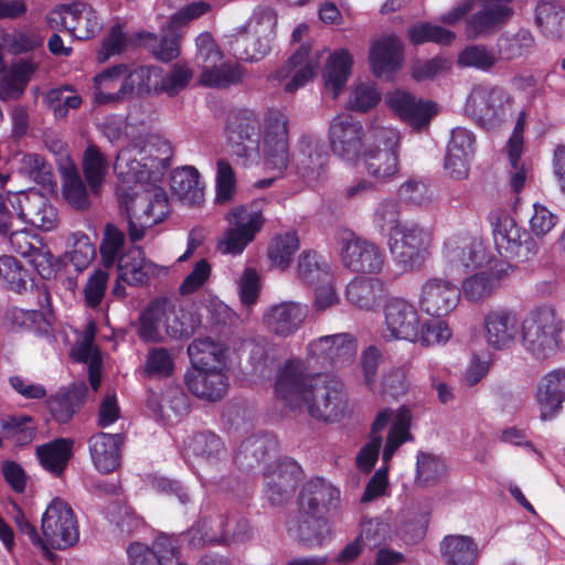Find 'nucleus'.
Segmentation results:
<instances>
[{
    "instance_id": "1",
    "label": "nucleus",
    "mask_w": 565,
    "mask_h": 565,
    "mask_svg": "<svg viewBox=\"0 0 565 565\" xmlns=\"http://www.w3.org/2000/svg\"><path fill=\"white\" fill-rule=\"evenodd\" d=\"M275 392L289 408L303 404L309 415L323 422H339L348 409L343 382L329 374H305L300 364L286 362L277 374Z\"/></svg>"
},
{
    "instance_id": "2",
    "label": "nucleus",
    "mask_w": 565,
    "mask_h": 565,
    "mask_svg": "<svg viewBox=\"0 0 565 565\" xmlns=\"http://www.w3.org/2000/svg\"><path fill=\"white\" fill-rule=\"evenodd\" d=\"M151 71L149 66L130 70L124 63L106 67L93 77V103L97 106L118 105L149 94Z\"/></svg>"
},
{
    "instance_id": "3",
    "label": "nucleus",
    "mask_w": 565,
    "mask_h": 565,
    "mask_svg": "<svg viewBox=\"0 0 565 565\" xmlns=\"http://www.w3.org/2000/svg\"><path fill=\"white\" fill-rule=\"evenodd\" d=\"M489 222L495 248L502 257L526 262L537 254L536 241L508 211L502 209L491 211Z\"/></svg>"
},
{
    "instance_id": "4",
    "label": "nucleus",
    "mask_w": 565,
    "mask_h": 565,
    "mask_svg": "<svg viewBox=\"0 0 565 565\" xmlns=\"http://www.w3.org/2000/svg\"><path fill=\"white\" fill-rule=\"evenodd\" d=\"M124 204L128 217V236L131 243L141 241L146 228L162 222L169 213L167 194L159 186L132 195L125 192Z\"/></svg>"
},
{
    "instance_id": "5",
    "label": "nucleus",
    "mask_w": 565,
    "mask_h": 565,
    "mask_svg": "<svg viewBox=\"0 0 565 565\" xmlns=\"http://www.w3.org/2000/svg\"><path fill=\"white\" fill-rule=\"evenodd\" d=\"M510 103L511 96L502 87L477 84L466 98L463 111L476 125L492 129L504 120Z\"/></svg>"
},
{
    "instance_id": "6",
    "label": "nucleus",
    "mask_w": 565,
    "mask_h": 565,
    "mask_svg": "<svg viewBox=\"0 0 565 565\" xmlns=\"http://www.w3.org/2000/svg\"><path fill=\"white\" fill-rule=\"evenodd\" d=\"M41 529L44 551L65 550L78 542V523L72 507L61 498H54L46 507Z\"/></svg>"
},
{
    "instance_id": "7",
    "label": "nucleus",
    "mask_w": 565,
    "mask_h": 565,
    "mask_svg": "<svg viewBox=\"0 0 565 565\" xmlns=\"http://www.w3.org/2000/svg\"><path fill=\"white\" fill-rule=\"evenodd\" d=\"M372 142L363 152L365 169L372 177L390 181L399 171L398 134L390 128L376 127L371 131Z\"/></svg>"
},
{
    "instance_id": "8",
    "label": "nucleus",
    "mask_w": 565,
    "mask_h": 565,
    "mask_svg": "<svg viewBox=\"0 0 565 565\" xmlns=\"http://www.w3.org/2000/svg\"><path fill=\"white\" fill-rule=\"evenodd\" d=\"M430 239L429 232L422 225L407 222L391 235L388 245L394 260L404 270H413L424 263Z\"/></svg>"
},
{
    "instance_id": "9",
    "label": "nucleus",
    "mask_w": 565,
    "mask_h": 565,
    "mask_svg": "<svg viewBox=\"0 0 565 565\" xmlns=\"http://www.w3.org/2000/svg\"><path fill=\"white\" fill-rule=\"evenodd\" d=\"M383 316L382 337L385 341L417 342L420 316L411 301L402 297L388 298L383 307Z\"/></svg>"
},
{
    "instance_id": "10",
    "label": "nucleus",
    "mask_w": 565,
    "mask_h": 565,
    "mask_svg": "<svg viewBox=\"0 0 565 565\" xmlns=\"http://www.w3.org/2000/svg\"><path fill=\"white\" fill-rule=\"evenodd\" d=\"M309 358L321 367L341 369L351 364L358 352V341L351 333L320 337L308 345Z\"/></svg>"
},
{
    "instance_id": "11",
    "label": "nucleus",
    "mask_w": 565,
    "mask_h": 565,
    "mask_svg": "<svg viewBox=\"0 0 565 565\" xmlns=\"http://www.w3.org/2000/svg\"><path fill=\"white\" fill-rule=\"evenodd\" d=\"M558 327L552 312L532 310L521 323L523 345L537 356L558 349Z\"/></svg>"
},
{
    "instance_id": "12",
    "label": "nucleus",
    "mask_w": 565,
    "mask_h": 565,
    "mask_svg": "<svg viewBox=\"0 0 565 565\" xmlns=\"http://www.w3.org/2000/svg\"><path fill=\"white\" fill-rule=\"evenodd\" d=\"M297 503L299 512L308 516L331 518L341 508V491L326 479L316 477L302 484Z\"/></svg>"
},
{
    "instance_id": "13",
    "label": "nucleus",
    "mask_w": 565,
    "mask_h": 565,
    "mask_svg": "<svg viewBox=\"0 0 565 565\" xmlns=\"http://www.w3.org/2000/svg\"><path fill=\"white\" fill-rule=\"evenodd\" d=\"M49 20L78 40L92 39L100 29L95 10L83 2L61 4L51 11Z\"/></svg>"
},
{
    "instance_id": "14",
    "label": "nucleus",
    "mask_w": 565,
    "mask_h": 565,
    "mask_svg": "<svg viewBox=\"0 0 565 565\" xmlns=\"http://www.w3.org/2000/svg\"><path fill=\"white\" fill-rule=\"evenodd\" d=\"M364 136L362 122L351 115L342 114L334 117L329 127L330 147L333 153L350 163L359 159Z\"/></svg>"
},
{
    "instance_id": "15",
    "label": "nucleus",
    "mask_w": 565,
    "mask_h": 565,
    "mask_svg": "<svg viewBox=\"0 0 565 565\" xmlns=\"http://www.w3.org/2000/svg\"><path fill=\"white\" fill-rule=\"evenodd\" d=\"M329 153L324 143L313 136H302L292 157L296 173L308 184H315L327 175Z\"/></svg>"
},
{
    "instance_id": "16",
    "label": "nucleus",
    "mask_w": 565,
    "mask_h": 565,
    "mask_svg": "<svg viewBox=\"0 0 565 565\" xmlns=\"http://www.w3.org/2000/svg\"><path fill=\"white\" fill-rule=\"evenodd\" d=\"M386 104L403 122L417 131L427 127L438 113L435 102L417 98L412 93L402 89L388 93Z\"/></svg>"
},
{
    "instance_id": "17",
    "label": "nucleus",
    "mask_w": 565,
    "mask_h": 565,
    "mask_svg": "<svg viewBox=\"0 0 565 565\" xmlns=\"http://www.w3.org/2000/svg\"><path fill=\"white\" fill-rule=\"evenodd\" d=\"M460 291L452 282L441 278L427 279L420 289L419 307L431 317H445L459 303Z\"/></svg>"
},
{
    "instance_id": "18",
    "label": "nucleus",
    "mask_w": 565,
    "mask_h": 565,
    "mask_svg": "<svg viewBox=\"0 0 565 565\" xmlns=\"http://www.w3.org/2000/svg\"><path fill=\"white\" fill-rule=\"evenodd\" d=\"M226 137L237 154H245L250 146H256L259 139L260 119L255 110L249 108H233L226 118Z\"/></svg>"
},
{
    "instance_id": "19",
    "label": "nucleus",
    "mask_w": 565,
    "mask_h": 565,
    "mask_svg": "<svg viewBox=\"0 0 565 565\" xmlns=\"http://www.w3.org/2000/svg\"><path fill=\"white\" fill-rule=\"evenodd\" d=\"M341 260L345 268L362 274H379L384 266V255L380 247L361 238L343 243Z\"/></svg>"
},
{
    "instance_id": "20",
    "label": "nucleus",
    "mask_w": 565,
    "mask_h": 565,
    "mask_svg": "<svg viewBox=\"0 0 565 565\" xmlns=\"http://www.w3.org/2000/svg\"><path fill=\"white\" fill-rule=\"evenodd\" d=\"M486 342L493 349L509 348L516 339L520 322L516 313L508 308L490 310L483 318Z\"/></svg>"
},
{
    "instance_id": "21",
    "label": "nucleus",
    "mask_w": 565,
    "mask_h": 565,
    "mask_svg": "<svg viewBox=\"0 0 565 565\" xmlns=\"http://www.w3.org/2000/svg\"><path fill=\"white\" fill-rule=\"evenodd\" d=\"M179 553L177 540L166 534L157 536L151 546L132 542L127 548L130 565H166L178 559Z\"/></svg>"
},
{
    "instance_id": "22",
    "label": "nucleus",
    "mask_w": 565,
    "mask_h": 565,
    "mask_svg": "<svg viewBox=\"0 0 565 565\" xmlns=\"http://www.w3.org/2000/svg\"><path fill=\"white\" fill-rule=\"evenodd\" d=\"M369 61L376 77L393 79L403 62V45L398 36L392 34L373 42Z\"/></svg>"
},
{
    "instance_id": "23",
    "label": "nucleus",
    "mask_w": 565,
    "mask_h": 565,
    "mask_svg": "<svg viewBox=\"0 0 565 565\" xmlns=\"http://www.w3.org/2000/svg\"><path fill=\"white\" fill-rule=\"evenodd\" d=\"M122 434L97 433L89 437L88 449L94 467L100 473L115 471L121 461Z\"/></svg>"
},
{
    "instance_id": "24",
    "label": "nucleus",
    "mask_w": 565,
    "mask_h": 565,
    "mask_svg": "<svg viewBox=\"0 0 565 565\" xmlns=\"http://www.w3.org/2000/svg\"><path fill=\"white\" fill-rule=\"evenodd\" d=\"M184 382L194 396L211 402L222 399L228 387V379L223 370L191 367L184 374Z\"/></svg>"
},
{
    "instance_id": "25",
    "label": "nucleus",
    "mask_w": 565,
    "mask_h": 565,
    "mask_svg": "<svg viewBox=\"0 0 565 565\" xmlns=\"http://www.w3.org/2000/svg\"><path fill=\"white\" fill-rule=\"evenodd\" d=\"M310 52V44L302 43L287 60L286 64L276 71V79H285L291 76V79L285 86L287 93L296 92L313 78L318 62L311 58Z\"/></svg>"
},
{
    "instance_id": "26",
    "label": "nucleus",
    "mask_w": 565,
    "mask_h": 565,
    "mask_svg": "<svg viewBox=\"0 0 565 565\" xmlns=\"http://www.w3.org/2000/svg\"><path fill=\"white\" fill-rule=\"evenodd\" d=\"M7 236H9L11 249L22 257L29 258L42 277L51 275L53 255L47 247L42 245L36 235L26 230H11Z\"/></svg>"
},
{
    "instance_id": "27",
    "label": "nucleus",
    "mask_w": 565,
    "mask_h": 565,
    "mask_svg": "<svg viewBox=\"0 0 565 565\" xmlns=\"http://www.w3.org/2000/svg\"><path fill=\"white\" fill-rule=\"evenodd\" d=\"M308 315L307 307L300 302L284 301L271 306L264 315V322L275 334L286 338L294 334Z\"/></svg>"
},
{
    "instance_id": "28",
    "label": "nucleus",
    "mask_w": 565,
    "mask_h": 565,
    "mask_svg": "<svg viewBox=\"0 0 565 565\" xmlns=\"http://www.w3.org/2000/svg\"><path fill=\"white\" fill-rule=\"evenodd\" d=\"M278 451V441L273 435H255L239 445L234 462L242 471H250Z\"/></svg>"
},
{
    "instance_id": "29",
    "label": "nucleus",
    "mask_w": 565,
    "mask_h": 565,
    "mask_svg": "<svg viewBox=\"0 0 565 565\" xmlns=\"http://www.w3.org/2000/svg\"><path fill=\"white\" fill-rule=\"evenodd\" d=\"M445 255L452 266L466 270L476 269L486 258V248L476 237L463 235L450 238L445 244Z\"/></svg>"
},
{
    "instance_id": "30",
    "label": "nucleus",
    "mask_w": 565,
    "mask_h": 565,
    "mask_svg": "<svg viewBox=\"0 0 565 565\" xmlns=\"http://www.w3.org/2000/svg\"><path fill=\"white\" fill-rule=\"evenodd\" d=\"M265 218L260 212L250 213L241 226L228 227L217 242V250L225 255H241L263 228Z\"/></svg>"
},
{
    "instance_id": "31",
    "label": "nucleus",
    "mask_w": 565,
    "mask_h": 565,
    "mask_svg": "<svg viewBox=\"0 0 565 565\" xmlns=\"http://www.w3.org/2000/svg\"><path fill=\"white\" fill-rule=\"evenodd\" d=\"M565 369H557L547 373L542 380L536 394L542 420L552 419L561 409L565 401Z\"/></svg>"
},
{
    "instance_id": "32",
    "label": "nucleus",
    "mask_w": 565,
    "mask_h": 565,
    "mask_svg": "<svg viewBox=\"0 0 565 565\" xmlns=\"http://www.w3.org/2000/svg\"><path fill=\"white\" fill-rule=\"evenodd\" d=\"M287 530L306 547H320L332 536L329 518L323 515L308 516L303 513L288 522Z\"/></svg>"
},
{
    "instance_id": "33",
    "label": "nucleus",
    "mask_w": 565,
    "mask_h": 565,
    "mask_svg": "<svg viewBox=\"0 0 565 565\" xmlns=\"http://www.w3.org/2000/svg\"><path fill=\"white\" fill-rule=\"evenodd\" d=\"M87 393L86 384L79 383L51 395L46 403L52 417L60 424H67L85 404Z\"/></svg>"
},
{
    "instance_id": "34",
    "label": "nucleus",
    "mask_w": 565,
    "mask_h": 565,
    "mask_svg": "<svg viewBox=\"0 0 565 565\" xmlns=\"http://www.w3.org/2000/svg\"><path fill=\"white\" fill-rule=\"evenodd\" d=\"M74 440L55 438L36 447V457L44 470L54 477H61L73 456Z\"/></svg>"
},
{
    "instance_id": "35",
    "label": "nucleus",
    "mask_w": 565,
    "mask_h": 565,
    "mask_svg": "<svg viewBox=\"0 0 565 565\" xmlns=\"http://www.w3.org/2000/svg\"><path fill=\"white\" fill-rule=\"evenodd\" d=\"M385 292V285L379 278L358 277L347 286L349 302L363 310H373L377 307Z\"/></svg>"
},
{
    "instance_id": "36",
    "label": "nucleus",
    "mask_w": 565,
    "mask_h": 565,
    "mask_svg": "<svg viewBox=\"0 0 565 565\" xmlns=\"http://www.w3.org/2000/svg\"><path fill=\"white\" fill-rule=\"evenodd\" d=\"M188 354L192 369L223 370L227 361V348L210 338L193 340Z\"/></svg>"
},
{
    "instance_id": "37",
    "label": "nucleus",
    "mask_w": 565,
    "mask_h": 565,
    "mask_svg": "<svg viewBox=\"0 0 565 565\" xmlns=\"http://www.w3.org/2000/svg\"><path fill=\"white\" fill-rule=\"evenodd\" d=\"M511 13L510 7L486 4L483 9L467 18L465 33L468 39H477L489 34L502 25Z\"/></svg>"
},
{
    "instance_id": "38",
    "label": "nucleus",
    "mask_w": 565,
    "mask_h": 565,
    "mask_svg": "<svg viewBox=\"0 0 565 565\" xmlns=\"http://www.w3.org/2000/svg\"><path fill=\"white\" fill-rule=\"evenodd\" d=\"M440 555L447 565H475L479 548L467 535H446L440 542Z\"/></svg>"
},
{
    "instance_id": "39",
    "label": "nucleus",
    "mask_w": 565,
    "mask_h": 565,
    "mask_svg": "<svg viewBox=\"0 0 565 565\" xmlns=\"http://www.w3.org/2000/svg\"><path fill=\"white\" fill-rule=\"evenodd\" d=\"M352 65L353 57L345 49L338 50L330 55L323 72V81L326 89L332 94L333 98H337L344 88Z\"/></svg>"
},
{
    "instance_id": "40",
    "label": "nucleus",
    "mask_w": 565,
    "mask_h": 565,
    "mask_svg": "<svg viewBox=\"0 0 565 565\" xmlns=\"http://www.w3.org/2000/svg\"><path fill=\"white\" fill-rule=\"evenodd\" d=\"M137 38L139 44L157 61L169 63L180 56V36L174 31H168L161 36L151 32H139Z\"/></svg>"
},
{
    "instance_id": "41",
    "label": "nucleus",
    "mask_w": 565,
    "mask_h": 565,
    "mask_svg": "<svg viewBox=\"0 0 565 565\" xmlns=\"http://www.w3.org/2000/svg\"><path fill=\"white\" fill-rule=\"evenodd\" d=\"M172 192L192 205H199L204 198L200 183V173L193 166H184L173 170L170 183Z\"/></svg>"
},
{
    "instance_id": "42",
    "label": "nucleus",
    "mask_w": 565,
    "mask_h": 565,
    "mask_svg": "<svg viewBox=\"0 0 565 565\" xmlns=\"http://www.w3.org/2000/svg\"><path fill=\"white\" fill-rule=\"evenodd\" d=\"M82 169L92 194L98 195L108 171V162L100 149L90 143L83 152Z\"/></svg>"
},
{
    "instance_id": "43",
    "label": "nucleus",
    "mask_w": 565,
    "mask_h": 565,
    "mask_svg": "<svg viewBox=\"0 0 565 565\" xmlns=\"http://www.w3.org/2000/svg\"><path fill=\"white\" fill-rule=\"evenodd\" d=\"M0 284L8 290L22 294L33 287L32 273L10 255L0 256Z\"/></svg>"
},
{
    "instance_id": "44",
    "label": "nucleus",
    "mask_w": 565,
    "mask_h": 565,
    "mask_svg": "<svg viewBox=\"0 0 565 565\" xmlns=\"http://www.w3.org/2000/svg\"><path fill=\"white\" fill-rule=\"evenodd\" d=\"M298 278L308 286L332 280L328 262L315 250H303L297 264Z\"/></svg>"
},
{
    "instance_id": "45",
    "label": "nucleus",
    "mask_w": 565,
    "mask_h": 565,
    "mask_svg": "<svg viewBox=\"0 0 565 565\" xmlns=\"http://www.w3.org/2000/svg\"><path fill=\"white\" fill-rule=\"evenodd\" d=\"M43 193L36 190L19 191L8 193V201L23 223L39 230V213Z\"/></svg>"
},
{
    "instance_id": "46",
    "label": "nucleus",
    "mask_w": 565,
    "mask_h": 565,
    "mask_svg": "<svg viewBox=\"0 0 565 565\" xmlns=\"http://www.w3.org/2000/svg\"><path fill=\"white\" fill-rule=\"evenodd\" d=\"M167 301L154 299L148 303L139 317L138 335L146 342H160V326L166 319Z\"/></svg>"
},
{
    "instance_id": "47",
    "label": "nucleus",
    "mask_w": 565,
    "mask_h": 565,
    "mask_svg": "<svg viewBox=\"0 0 565 565\" xmlns=\"http://www.w3.org/2000/svg\"><path fill=\"white\" fill-rule=\"evenodd\" d=\"M245 67L238 63L224 62L200 75V84L205 87L228 88L243 82Z\"/></svg>"
},
{
    "instance_id": "48",
    "label": "nucleus",
    "mask_w": 565,
    "mask_h": 565,
    "mask_svg": "<svg viewBox=\"0 0 565 565\" xmlns=\"http://www.w3.org/2000/svg\"><path fill=\"white\" fill-rule=\"evenodd\" d=\"M535 23L545 36L557 40L565 33V9L553 2H542L535 8Z\"/></svg>"
},
{
    "instance_id": "49",
    "label": "nucleus",
    "mask_w": 565,
    "mask_h": 565,
    "mask_svg": "<svg viewBox=\"0 0 565 565\" xmlns=\"http://www.w3.org/2000/svg\"><path fill=\"white\" fill-rule=\"evenodd\" d=\"M189 451L207 462H216L226 457L227 450L222 438L211 430L194 434L188 445Z\"/></svg>"
},
{
    "instance_id": "50",
    "label": "nucleus",
    "mask_w": 565,
    "mask_h": 565,
    "mask_svg": "<svg viewBox=\"0 0 565 565\" xmlns=\"http://www.w3.org/2000/svg\"><path fill=\"white\" fill-rule=\"evenodd\" d=\"M230 51L238 60L257 62L269 53L270 46L265 39L250 33H241L231 40Z\"/></svg>"
},
{
    "instance_id": "51",
    "label": "nucleus",
    "mask_w": 565,
    "mask_h": 565,
    "mask_svg": "<svg viewBox=\"0 0 565 565\" xmlns=\"http://www.w3.org/2000/svg\"><path fill=\"white\" fill-rule=\"evenodd\" d=\"M301 475L302 470L298 462L289 457H285L268 467L264 472V479L281 486L285 493H294Z\"/></svg>"
},
{
    "instance_id": "52",
    "label": "nucleus",
    "mask_w": 565,
    "mask_h": 565,
    "mask_svg": "<svg viewBox=\"0 0 565 565\" xmlns=\"http://www.w3.org/2000/svg\"><path fill=\"white\" fill-rule=\"evenodd\" d=\"M407 39L414 46L425 43L450 45L455 41L456 34L444 26L431 24L429 22H419L413 24L407 30Z\"/></svg>"
},
{
    "instance_id": "53",
    "label": "nucleus",
    "mask_w": 565,
    "mask_h": 565,
    "mask_svg": "<svg viewBox=\"0 0 565 565\" xmlns=\"http://www.w3.org/2000/svg\"><path fill=\"white\" fill-rule=\"evenodd\" d=\"M534 38L526 29H520L515 34H501L497 42L498 53L504 61H512L527 55L534 46Z\"/></svg>"
},
{
    "instance_id": "54",
    "label": "nucleus",
    "mask_w": 565,
    "mask_h": 565,
    "mask_svg": "<svg viewBox=\"0 0 565 565\" xmlns=\"http://www.w3.org/2000/svg\"><path fill=\"white\" fill-rule=\"evenodd\" d=\"M148 262L141 256V252L128 253L117 259L118 280L130 286H141L149 279L146 270Z\"/></svg>"
},
{
    "instance_id": "55",
    "label": "nucleus",
    "mask_w": 565,
    "mask_h": 565,
    "mask_svg": "<svg viewBox=\"0 0 565 565\" xmlns=\"http://www.w3.org/2000/svg\"><path fill=\"white\" fill-rule=\"evenodd\" d=\"M1 431L4 439L12 440L20 448L30 445L36 435L33 418L28 415L12 416L3 420Z\"/></svg>"
},
{
    "instance_id": "56",
    "label": "nucleus",
    "mask_w": 565,
    "mask_h": 565,
    "mask_svg": "<svg viewBox=\"0 0 565 565\" xmlns=\"http://www.w3.org/2000/svg\"><path fill=\"white\" fill-rule=\"evenodd\" d=\"M299 246L300 243L296 232L278 234L268 246V257L274 265L285 269L290 265Z\"/></svg>"
},
{
    "instance_id": "57",
    "label": "nucleus",
    "mask_w": 565,
    "mask_h": 565,
    "mask_svg": "<svg viewBox=\"0 0 565 565\" xmlns=\"http://www.w3.org/2000/svg\"><path fill=\"white\" fill-rule=\"evenodd\" d=\"M62 192L65 201L75 210L84 211L89 207L90 200L87 186L76 169L65 173Z\"/></svg>"
},
{
    "instance_id": "58",
    "label": "nucleus",
    "mask_w": 565,
    "mask_h": 565,
    "mask_svg": "<svg viewBox=\"0 0 565 565\" xmlns=\"http://www.w3.org/2000/svg\"><path fill=\"white\" fill-rule=\"evenodd\" d=\"M409 411L406 408H401L395 422L388 431L383 449L382 459L385 463L392 459L394 452L402 444L412 439V434L409 433Z\"/></svg>"
},
{
    "instance_id": "59",
    "label": "nucleus",
    "mask_w": 565,
    "mask_h": 565,
    "mask_svg": "<svg viewBox=\"0 0 565 565\" xmlns=\"http://www.w3.org/2000/svg\"><path fill=\"white\" fill-rule=\"evenodd\" d=\"M196 53L194 64L205 73L223 58V53L210 32L200 33L195 39Z\"/></svg>"
},
{
    "instance_id": "60",
    "label": "nucleus",
    "mask_w": 565,
    "mask_h": 565,
    "mask_svg": "<svg viewBox=\"0 0 565 565\" xmlns=\"http://www.w3.org/2000/svg\"><path fill=\"white\" fill-rule=\"evenodd\" d=\"M447 472V466L440 457L418 452L416 461V482L419 486H430L436 483Z\"/></svg>"
},
{
    "instance_id": "61",
    "label": "nucleus",
    "mask_w": 565,
    "mask_h": 565,
    "mask_svg": "<svg viewBox=\"0 0 565 565\" xmlns=\"http://www.w3.org/2000/svg\"><path fill=\"white\" fill-rule=\"evenodd\" d=\"M46 102L55 118H65L70 109L82 105V97L70 85L52 88L46 94Z\"/></svg>"
},
{
    "instance_id": "62",
    "label": "nucleus",
    "mask_w": 565,
    "mask_h": 565,
    "mask_svg": "<svg viewBox=\"0 0 565 565\" xmlns=\"http://www.w3.org/2000/svg\"><path fill=\"white\" fill-rule=\"evenodd\" d=\"M3 322L12 331H38L45 322V318L40 310L10 307L4 313Z\"/></svg>"
},
{
    "instance_id": "63",
    "label": "nucleus",
    "mask_w": 565,
    "mask_h": 565,
    "mask_svg": "<svg viewBox=\"0 0 565 565\" xmlns=\"http://www.w3.org/2000/svg\"><path fill=\"white\" fill-rule=\"evenodd\" d=\"M497 63V56L493 51L481 44L466 46L457 58L460 67H473L482 72L490 71Z\"/></svg>"
},
{
    "instance_id": "64",
    "label": "nucleus",
    "mask_w": 565,
    "mask_h": 565,
    "mask_svg": "<svg viewBox=\"0 0 565 565\" xmlns=\"http://www.w3.org/2000/svg\"><path fill=\"white\" fill-rule=\"evenodd\" d=\"M194 76L189 63L182 61L172 64L170 71L162 77L160 90L168 96L174 97L184 90Z\"/></svg>"
}]
</instances>
